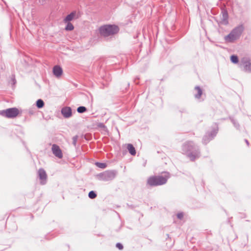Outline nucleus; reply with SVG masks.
Instances as JSON below:
<instances>
[{
  "instance_id": "obj_1",
  "label": "nucleus",
  "mask_w": 251,
  "mask_h": 251,
  "mask_svg": "<svg viewBox=\"0 0 251 251\" xmlns=\"http://www.w3.org/2000/svg\"><path fill=\"white\" fill-rule=\"evenodd\" d=\"M182 151L191 161H194L200 156L199 149L193 142L189 141L183 144L182 146Z\"/></svg>"
},
{
  "instance_id": "obj_2",
  "label": "nucleus",
  "mask_w": 251,
  "mask_h": 251,
  "mask_svg": "<svg viewBox=\"0 0 251 251\" xmlns=\"http://www.w3.org/2000/svg\"><path fill=\"white\" fill-rule=\"evenodd\" d=\"M169 177V174L166 173L164 176H157L150 177L148 179L147 183L151 186L162 185L166 183Z\"/></svg>"
},
{
  "instance_id": "obj_3",
  "label": "nucleus",
  "mask_w": 251,
  "mask_h": 251,
  "mask_svg": "<svg viewBox=\"0 0 251 251\" xmlns=\"http://www.w3.org/2000/svg\"><path fill=\"white\" fill-rule=\"evenodd\" d=\"M244 30L243 25H240L234 28L230 33L225 36L224 39L226 43H233L239 38Z\"/></svg>"
},
{
  "instance_id": "obj_4",
  "label": "nucleus",
  "mask_w": 251,
  "mask_h": 251,
  "mask_svg": "<svg viewBox=\"0 0 251 251\" xmlns=\"http://www.w3.org/2000/svg\"><path fill=\"white\" fill-rule=\"evenodd\" d=\"M118 31V26L115 25H105L101 26L100 28V34L104 37L115 34Z\"/></svg>"
},
{
  "instance_id": "obj_5",
  "label": "nucleus",
  "mask_w": 251,
  "mask_h": 251,
  "mask_svg": "<svg viewBox=\"0 0 251 251\" xmlns=\"http://www.w3.org/2000/svg\"><path fill=\"white\" fill-rule=\"evenodd\" d=\"M117 175L115 170H108L98 175L99 179L101 180L108 181L114 179Z\"/></svg>"
},
{
  "instance_id": "obj_6",
  "label": "nucleus",
  "mask_w": 251,
  "mask_h": 251,
  "mask_svg": "<svg viewBox=\"0 0 251 251\" xmlns=\"http://www.w3.org/2000/svg\"><path fill=\"white\" fill-rule=\"evenodd\" d=\"M19 114L18 109L15 107L9 108L0 111V115L7 118H14Z\"/></svg>"
},
{
  "instance_id": "obj_7",
  "label": "nucleus",
  "mask_w": 251,
  "mask_h": 251,
  "mask_svg": "<svg viewBox=\"0 0 251 251\" xmlns=\"http://www.w3.org/2000/svg\"><path fill=\"white\" fill-rule=\"evenodd\" d=\"M239 66L241 69L245 73H251V60L248 57H243L240 61Z\"/></svg>"
},
{
  "instance_id": "obj_8",
  "label": "nucleus",
  "mask_w": 251,
  "mask_h": 251,
  "mask_svg": "<svg viewBox=\"0 0 251 251\" xmlns=\"http://www.w3.org/2000/svg\"><path fill=\"white\" fill-rule=\"evenodd\" d=\"M218 130V127L213 129L210 132H207L206 134L204 136L202 139V142L204 144H207L210 140L213 139L215 136H216Z\"/></svg>"
},
{
  "instance_id": "obj_9",
  "label": "nucleus",
  "mask_w": 251,
  "mask_h": 251,
  "mask_svg": "<svg viewBox=\"0 0 251 251\" xmlns=\"http://www.w3.org/2000/svg\"><path fill=\"white\" fill-rule=\"evenodd\" d=\"M51 151L53 154L58 158H62L63 154L59 147L55 144H53L51 147Z\"/></svg>"
},
{
  "instance_id": "obj_10",
  "label": "nucleus",
  "mask_w": 251,
  "mask_h": 251,
  "mask_svg": "<svg viewBox=\"0 0 251 251\" xmlns=\"http://www.w3.org/2000/svg\"><path fill=\"white\" fill-rule=\"evenodd\" d=\"M38 176L41 180L40 183L44 185L46 183L47 175L45 171L43 169H40L38 172Z\"/></svg>"
},
{
  "instance_id": "obj_11",
  "label": "nucleus",
  "mask_w": 251,
  "mask_h": 251,
  "mask_svg": "<svg viewBox=\"0 0 251 251\" xmlns=\"http://www.w3.org/2000/svg\"><path fill=\"white\" fill-rule=\"evenodd\" d=\"M53 75L56 77H59L63 74L62 69L58 65H55L53 67L52 70Z\"/></svg>"
},
{
  "instance_id": "obj_12",
  "label": "nucleus",
  "mask_w": 251,
  "mask_h": 251,
  "mask_svg": "<svg viewBox=\"0 0 251 251\" xmlns=\"http://www.w3.org/2000/svg\"><path fill=\"white\" fill-rule=\"evenodd\" d=\"M61 113L66 118H70L72 114V109L70 107H65L61 110Z\"/></svg>"
},
{
  "instance_id": "obj_13",
  "label": "nucleus",
  "mask_w": 251,
  "mask_h": 251,
  "mask_svg": "<svg viewBox=\"0 0 251 251\" xmlns=\"http://www.w3.org/2000/svg\"><path fill=\"white\" fill-rule=\"evenodd\" d=\"M222 16L221 18L222 22L223 24L226 25L228 24V13L226 10H223L222 12Z\"/></svg>"
},
{
  "instance_id": "obj_14",
  "label": "nucleus",
  "mask_w": 251,
  "mask_h": 251,
  "mask_svg": "<svg viewBox=\"0 0 251 251\" xmlns=\"http://www.w3.org/2000/svg\"><path fill=\"white\" fill-rule=\"evenodd\" d=\"M76 14V12L75 11L71 12L70 14L68 15L66 18L64 19V21L65 23L69 22L72 21L74 18L75 17Z\"/></svg>"
},
{
  "instance_id": "obj_15",
  "label": "nucleus",
  "mask_w": 251,
  "mask_h": 251,
  "mask_svg": "<svg viewBox=\"0 0 251 251\" xmlns=\"http://www.w3.org/2000/svg\"><path fill=\"white\" fill-rule=\"evenodd\" d=\"M127 149L129 151V152L132 155H135L136 154V151L135 149V148L133 147V146L132 144H128L127 145Z\"/></svg>"
},
{
  "instance_id": "obj_16",
  "label": "nucleus",
  "mask_w": 251,
  "mask_h": 251,
  "mask_svg": "<svg viewBox=\"0 0 251 251\" xmlns=\"http://www.w3.org/2000/svg\"><path fill=\"white\" fill-rule=\"evenodd\" d=\"M195 90L197 91V94L195 95V97L197 99H199L202 95V90L199 86H196Z\"/></svg>"
},
{
  "instance_id": "obj_17",
  "label": "nucleus",
  "mask_w": 251,
  "mask_h": 251,
  "mask_svg": "<svg viewBox=\"0 0 251 251\" xmlns=\"http://www.w3.org/2000/svg\"><path fill=\"white\" fill-rule=\"evenodd\" d=\"M44 105V102L41 99H39L36 101V106L38 108H42Z\"/></svg>"
},
{
  "instance_id": "obj_18",
  "label": "nucleus",
  "mask_w": 251,
  "mask_h": 251,
  "mask_svg": "<svg viewBox=\"0 0 251 251\" xmlns=\"http://www.w3.org/2000/svg\"><path fill=\"white\" fill-rule=\"evenodd\" d=\"M230 60L232 63L235 64L237 63L239 61L237 56L235 55H232L231 56Z\"/></svg>"
},
{
  "instance_id": "obj_19",
  "label": "nucleus",
  "mask_w": 251,
  "mask_h": 251,
  "mask_svg": "<svg viewBox=\"0 0 251 251\" xmlns=\"http://www.w3.org/2000/svg\"><path fill=\"white\" fill-rule=\"evenodd\" d=\"M87 111V108L85 106H79L77 108V112L79 113H83Z\"/></svg>"
},
{
  "instance_id": "obj_20",
  "label": "nucleus",
  "mask_w": 251,
  "mask_h": 251,
  "mask_svg": "<svg viewBox=\"0 0 251 251\" xmlns=\"http://www.w3.org/2000/svg\"><path fill=\"white\" fill-rule=\"evenodd\" d=\"M67 25L65 27V29L66 30L71 31L72 30L74 29V26L73 25L69 22H67Z\"/></svg>"
},
{
  "instance_id": "obj_21",
  "label": "nucleus",
  "mask_w": 251,
  "mask_h": 251,
  "mask_svg": "<svg viewBox=\"0 0 251 251\" xmlns=\"http://www.w3.org/2000/svg\"><path fill=\"white\" fill-rule=\"evenodd\" d=\"M88 196L89 198L91 199H95L97 197V194L95 192L93 191H90L88 194Z\"/></svg>"
},
{
  "instance_id": "obj_22",
  "label": "nucleus",
  "mask_w": 251,
  "mask_h": 251,
  "mask_svg": "<svg viewBox=\"0 0 251 251\" xmlns=\"http://www.w3.org/2000/svg\"><path fill=\"white\" fill-rule=\"evenodd\" d=\"M96 164L98 167L102 168V169H104L106 167V165L103 163L97 162L96 163Z\"/></svg>"
},
{
  "instance_id": "obj_23",
  "label": "nucleus",
  "mask_w": 251,
  "mask_h": 251,
  "mask_svg": "<svg viewBox=\"0 0 251 251\" xmlns=\"http://www.w3.org/2000/svg\"><path fill=\"white\" fill-rule=\"evenodd\" d=\"M231 122L234 125V126L237 128L239 129V124L237 123L233 119H231Z\"/></svg>"
},
{
  "instance_id": "obj_24",
  "label": "nucleus",
  "mask_w": 251,
  "mask_h": 251,
  "mask_svg": "<svg viewBox=\"0 0 251 251\" xmlns=\"http://www.w3.org/2000/svg\"><path fill=\"white\" fill-rule=\"evenodd\" d=\"M78 139V136L75 135L73 137V144L74 146H76V142Z\"/></svg>"
},
{
  "instance_id": "obj_25",
  "label": "nucleus",
  "mask_w": 251,
  "mask_h": 251,
  "mask_svg": "<svg viewBox=\"0 0 251 251\" xmlns=\"http://www.w3.org/2000/svg\"><path fill=\"white\" fill-rule=\"evenodd\" d=\"M116 246L119 250H122L123 249V246L121 243H117Z\"/></svg>"
},
{
  "instance_id": "obj_26",
  "label": "nucleus",
  "mask_w": 251,
  "mask_h": 251,
  "mask_svg": "<svg viewBox=\"0 0 251 251\" xmlns=\"http://www.w3.org/2000/svg\"><path fill=\"white\" fill-rule=\"evenodd\" d=\"M183 217V213H179L177 214V217L179 219H181Z\"/></svg>"
},
{
  "instance_id": "obj_27",
  "label": "nucleus",
  "mask_w": 251,
  "mask_h": 251,
  "mask_svg": "<svg viewBox=\"0 0 251 251\" xmlns=\"http://www.w3.org/2000/svg\"><path fill=\"white\" fill-rule=\"evenodd\" d=\"M34 112H35V111H34V110L33 109H29L28 110V113L30 115H33L34 113Z\"/></svg>"
},
{
  "instance_id": "obj_28",
  "label": "nucleus",
  "mask_w": 251,
  "mask_h": 251,
  "mask_svg": "<svg viewBox=\"0 0 251 251\" xmlns=\"http://www.w3.org/2000/svg\"><path fill=\"white\" fill-rule=\"evenodd\" d=\"M245 142H246V144H247V145L249 146V141L246 139Z\"/></svg>"
},
{
  "instance_id": "obj_29",
  "label": "nucleus",
  "mask_w": 251,
  "mask_h": 251,
  "mask_svg": "<svg viewBox=\"0 0 251 251\" xmlns=\"http://www.w3.org/2000/svg\"><path fill=\"white\" fill-rule=\"evenodd\" d=\"M44 0H40V2H42V3H43V1H44Z\"/></svg>"
},
{
  "instance_id": "obj_30",
  "label": "nucleus",
  "mask_w": 251,
  "mask_h": 251,
  "mask_svg": "<svg viewBox=\"0 0 251 251\" xmlns=\"http://www.w3.org/2000/svg\"><path fill=\"white\" fill-rule=\"evenodd\" d=\"M100 126H103V124H100Z\"/></svg>"
}]
</instances>
